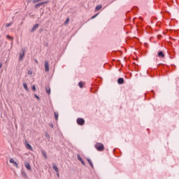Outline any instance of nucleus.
I'll return each mask as SVG.
<instances>
[{"mask_svg": "<svg viewBox=\"0 0 179 179\" xmlns=\"http://www.w3.org/2000/svg\"><path fill=\"white\" fill-rule=\"evenodd\" d=\"M27 149H29V150H33V148H31V145L30 144H27L26 145Z\"/></svg>", "mask_w": 179, "mask_h": 179, "instance_id": "obj_11", "label": "nucleus"}, {"mask_svg": "<svg viewBox=\"0 0 179 179\" xmlns=\"http://www.w3.org/2000/svg\"><path fill=\"white\" fill-rule=\"evenodd\" d=\"M77 124H78V125H83V124H85V120L83 118H78L77 120Z\"/></svg>", "mask_w": 179, "mask_h": 179, "instance_id": "obj_3", "label": "nucleus"}, {"mask_svg": "<svg viewBox=\"0 0 179 179\" xmlns=\"http://www.w3.org/2000/svg\"><path fill=\"white\" fill-rule=\"evenodd\" d=\"M10 163H12V164H14V166H15V167H18V164H17L16 162H15V159H13V158H11L10 159Z\"/></svg>", "mask_w": 179, "mask_h": 179, "instance_id": "obj_4", "label": "nucleus"}, {"mask_svg": "<svg viewBox=\"0 0 179 179\" xmlns=\"http://www.w3.org/2000/svg\"><path fill=\"white\" fill-rule=\"evenodd\" d=\"M36 64H38V62L37 60H36Z\"/></svg>", "mask_w": 179, "mask_h": 179, "instance_id": "obj_31", "label": "nucleus"}, {"mask_svg": "<svg viewBox=\"0 0 179 179\" xmlns=\"http://www.w3.org/2000/svg\"><path fill=\"white\" fill-rule=\"evenodd\" d=\"M24 166L27 170H31V166H30L29 162H24Z\"/></svg>", "mask_w": 179, "mask_h": 179, "instance_id": "obj_5", "label": "nucleus"}, {"mask_svg": "<svg viewBox=\"0 0 179 179\" xmlns=\"http://www.w3.org/2000/svg\"><path fill=\"white\" fill-rule=\"evenodd\" d=\"M101 9V5H99L96 7V10H100Z\"/></svg>", "mask_w": 179, "mask_h": 179, "instance_id": "obj_17", "label": "nucleus"}, {"mask_svg": "<svg viewBox=\"0 0 179 179\" xmlns=\"http://www.w3.org/2000/svg\"><path fill=\"white\" fill-rule=\"evenodd\" d=\"M40 1H43V0H40Z\"/></svg>", "mask_w": 179, "mask_h": 179, "instance_id": "obj_33", "label": "nucleus"}, {"mask_svg": "<svg viewBox=\"0 0 179 179\" xmlns=\"http://www.w3.org/2000/svg\"><path fill=\"white\" fill-rule=\"evenodd\" d=\"M7 38H9L10 40H12V37H10L9 35H7Z\"/></svg>", "mask_w": 179, "mask_h": 179, "instance_id": "obj_25", "label": "nucleus"}, {"mask_svg": "<svg viewBox=\"0 0 179 179\" xmlns=\"http://www.w3.org/2000/svg\"><path fill=\"white\" fill-rule=\"evenodd\" d=\"M45 69L46 72H48V71H50V65L48 61H45Z\"/></svg>", "mask_w": 179, "mask_h": 179, "instance_id": "obj_2", "label": "nucleus"}, {"mask_svg": "<svg viewBox=\"0 0 179 179\" xmlns=\"http://www.w3.org/2000/svg\"><path fill=\"white\" fill-rule=\"evenodd\" d=\"M29 75H31V71L28 72Z\"/></svg>", "mask_w": 179, "mask_h": 179, "instance_id": "obj_29", "label": "nucleus"}, {"mask_svg": "<svg viewBox=\"0 0 179 179\" xmlns=\"http://www.w3.org/2000/svg\"><path fill=\"white\" fill-rule=\"evenodd\" d=\"M158 56L160 57V58H164V54H163V52H159L158 53Z\"/></svg>", "mask_w": 179, "mask_h": 179, "instance_id": "obj_10", "label": "nucleus"}, {"mask_svg": "<svg viewBox=\"0 0 179 179\" xmlns=\"http://www.w3.org/2000/svg\"><path fill=\"white\" fill-rule=\"evenodd\" d=\"M46 90V93H48V94H50V93H51V88H50V87H47L45 88Z\"/></svg>", "mask_w": 179, "mask_h": 179, "instance_id": "obj_9", "label": "nucleus"}, {"mask_svg": "<svg viewBox=\"0 0 179 179\" xmlns=\"http://www.w3.org/2000/svg\"><path fill=\"white\" fill-rule=\"evenodd\" d=\"M95 148L99 152H103V150H104V145L101 143H96L95 144Z\"/></svg>", "mask_w": 179, "mask_h": 179, "instance_id": "obj_1", "label": "nucleus"}, {"mask_svg": "<svg viewBox=\"0 0 179 179\" xmlns=\"http://www.w3.org/2000/svg\"><path fill=\"white\" fill-rule=\"evenodd\" d=\"M0 68H2V63H0Z\"/></svg>", "mask_w": 179, "mask_h": 179, "instance_id": "obj_30", "label": "nucleus"}, {"mask_svg": "<svg viewBox=\"0 0 179 179\" xmlns=\"http://www.w3.org/2000/svg\"><path fill=\"white\" fill-rule=\"evenodd\" d=\"M64 23L65 24H68L69 23V18H67Z\"/></svg>", "mask_w": 179, "mask_h": 179, "instance_id": "obj_21", "label": "nucleus"}, {"mask_svg": "<svg viewBox=\"0 0 179 179\" xmlns=\"http://www.w3.org/2000/svg\"><path fill=\"white\" fill-rule=\"evenodd\" d=\"M96 16H97V14L95 15H94V16L92 17V19H94V17H96Z\"/></svg>", "mask_w": 179, "mask_h": 179, "instance_id": "obj_28", "label": "nucleus"}, {"mask_svg": "<svg viewBox=\"0 0 179 179\" xmlns=\"http://www.w3.org/2000/svg\"><path fill=\"white\" fill-rule=\"evenodd\" d=\"M11 24H6V27H9V26H10Z\"/></svg>", "mask_w": 179, "mask_h": 179, "instance_id": "obj_27", "label": "nucleus"}, {"mask_svg": "<svg viewBox=\"0 0 179 179\" xmlns=\"http://www.w3.org/2000/svg\"><path fill=\"white\" fill-rule=\"evenodd\" d=\"M78 85H79L80 87H83L84 83L83 82H80Z\"/></svg>", "mask_w": 179, "mask_h": 179, "instance_id": "obj_20", "label": "nucleus"}, {"mask_svg": "<svg viewBox=\"0 0 179 179\" xmlns=\"http://www.w3.org/2000/svg\"><path fill=\"white\" fill-rule=\"evenodd\" d=\"M36 29H38V24H36L33 27L31 31H34Z\"/></svg>", "mask_w": 179, "mask_h": 179, "instance_id": "obj_8", "label": "nucleus"}, {"mask_svg": "<svg viewBox=\"0 0 179 179\" xmlns=\"http://www.w3.org/2000/svg\"><path fill=\"white\" fill-rule=\"evenodd\" d=\"M32 90H34V92H36V85L32 86Z\"/></svg>", "mask_w": 179, "mask_h": 179, "instance_id": "obj_23", "label": "nucleus"}, {"mask_svg": "<svg viewBox=\"0 0 179 179\" xmlns=\"http://www.w3.org/2000/svg\"><path fill=\"white\" fill-rule=\"evenodd\" d=\"M24 57V50H22V52L20 54V59L22 61L23 58Z\"/></svg>", "mask_w": 179, "mask_h": 179, "instance_id": "obj_6", "label": "nucleus"}, {"mask_svg": "<svg viewBox=\"0 0 179 179\" xmlns=\"http://www.w3.org/2000/svg\"><path fill=\"white\" fill-rule=\"evenodd\" d=\"M55 117L56 121L58 120V113H55Z\"/></svg>", "mask_w": 179, "mask_h": 179, "instance_id": "obj_19", "label": "nucleus"}, {"mask_svg": "<svg viewBox=\"0 0 179 179\" xmlns=\"http://www.w3.org/2000/svg\"><path fill=\"white\" fill-rule=\"evenodd\" d=\"M34 96H35L36 99H37L38 100H40V97H38L37 94H35Z\"/></svg>", "mask_w": 179, "mask_h": 179, "instance_id": "obj_24", "label": "nucleus"}, {"mask_svg": "<svg viewBox=\"0 0 179 179\" xmlns=\"http://www.w3.org/2000/svg\"><path fill=\"white\" fill-rule=\"evenodd\" d=\"M41 153H42L43 156L45 157V159H47V154L45 153V151L42 150Z\"/></svg>", "mask_w": 179, "mask_h": 179, "instance_id": "obj_14", "label": "nucleus"}, {"mask_svg": "<svg viewBox=\"0 0 179 179\" xmlns=\"http://www.w3.org/2000/svg\"><path fill=\"white\" fill-rule=\"evenodd\" d=\"M117 83H119V85H122V83H124V78H120L117 80Z\"/></svg>", "mask_w": 179, "mask_h": 179, "instance_id": "obj_7", "label": "nucleus"}, {"mask_svg": "<svg viewBox=\"0 0 179 179\" xmlns=\"http://www.w3.org/2000/svg\"><path fill=\"white\" fill-rule=\"evenodd\" d=\"M44 3H48V2L46 1V2H41V3H39L38 4H36V7H37V6H41V5H44Z\"/></svg>", "mask_w": 179, "mask_h": 179, "instance_id": "obj_15", "label": "nucleus"}, {"mask_svg": "<svg viewBox=\"0 0 179 179\" xmlns=\"http://www.w3.org/2000/svg\"><path fill=\"white\" fill-rule=\"evenodd\" d=\"M87 162L88 163H90V165L91 166V167H93V163H92V160H90V159H87Z\"/></svg>", "mask_w": 179, "mask_h": 179, "instance_id": "obj_16", "label": "nucleus"}, {"mask_svg": "<svg viewBox=\"0 0 179 179\" xmlns=\"http://www.w3.org/2000/svg\"><path fill=\"white\" fill-rule=\"evenodd\" d=\"M58 177H59V173H57Z\"/></svg>", "mask_w": 179, "mask_h": 179, "instance_id": "obj_32", "label": "nucleus"}, {"mask_svg": "<svg viewBox=\"0 0 179 179\" xmlns=\"http://www.w3.org/2000/svg\"><path fill=\"white\" fill-rule=\"evenodd\" d=\"M23 86H24V88L25 89V90L27 92H29V87H27V83H23Z\"/></svg>", "mask_w": 179, "mask_h": 179, "instance_id": "obj_12", "label": "nucleus"}, {"mask_svg": "<svg viewBox=\"0 0 179 179\" xmlns=\"http://www.w3.org/2000/svg\"><path fill=\"white\" fill-rule=\"evenodd\" d=\"M37 2H40V0H34L33 3H37Z\"/></svg>", "mask_w": 179, "mask_h": 179, "instance_id": "obj_22", "label": "nucleus"}, {"mask_svg": "<svg viewBox=\"0 0 179 179\" xmlns=\"http://www.w3.org/2000/svg\"><path fill=\"white\" fill-rule=\"evenodd\" d=\"M78 160H80V162H81L82 164L85 165V161L82 159V157H80V156H78Z\"/></svg>", "mask_w": 179, "mask_h": 179, "instance_id": "obj_13", "label": "nucleus"}, {"mask_svg": "<svg viewBox=\"0 0 179 179\" xmlns=\"http://www.w3.org/2000/svg\"><path fill=\"white\" fill-rule=\"evenodd\" d=\"M52 168L57 171V173H58V167H57V166H55V164L52 166Z\"/></svg>", "mask_w": 179, "mask_h": 179, "instance_id": "obj_18", "label": "nucleus"}, {"mask_svg": "<svg viewBox=\"0 0 179 179\" xmlns=\"http://www.w3.org/2000/svg\"><path fill=\"white\" fill-rule=\"evenodd\" d=\"M22 176H24V177H27L26 173L25 172H22Z\"/></svg>", "mask_w": 179, "mask_h": 179, "instance_id": "obj_26", "label": "nucleus"}]
</instances>
